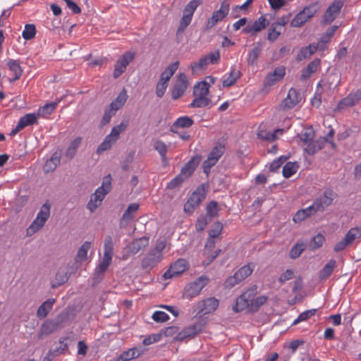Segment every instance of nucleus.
<instances>
[{
	"label": "nucleus",
	"mask_w": 361,
	"mask_h": 361,
	"mask_svg": "<svg viewBox=\"0 0 361 361\" xmlns=\"http://www.w3.org/2000/svg\"><path fill=\"white\" fill-rule=\"evenodd\" d=\"M219 306V300L215 298H209L197 304L199 314H206L214 312Z\"/></svg>",
	"instance_id": "obj_15"
},
{
	"label": "nucleus",
	"mask_w": 361,
	"mask_h": 361,
	"mask_svg": "<svg viewBox=\"0 0 361 361\" xmlns=\"http://www.w3.org/2000/svg\"><path fill=\"white\" fill-rule=\"evenodd\" d=\"M225 152V145L218 142L208 154L207 159L203 162V171L207 176L209 174L211 168L213 167L222 157Z\"/></svg>",
	"instance_id": "obj_6"
},
{
	"label": "nucleus",
	"mask_w": 361,
	"mask_h": 361,
	"mask_svg": "<svg viewBox=\"0 0 361 361\" xmlns=\"http://www.w3.org/2000/svg\"><path fill=\"white\" fill-rule=\"evenodd\" d=\"M60 102V99L57 102H53L51 103L46 104L39 109V114L41 116L49 115L56 108L57 104Z\"/></svg>",
	"instance_id": "obj_54"
},
{
	"label": "nucleus",
	"mask_w": 361,
	"mask_h": 361,
	"mask_svg": "<svg viewBox=\"0 0 361 361\" xmlns=\"http://www.w3.org/2000/svg\"><path fill=\"white\" fill-rule=\"evenodd\" d=\"M127 97L128 95L126 91L123 90L117 97L109 104V106L117 111L124 105L127 100Z\"/></svg>",
	"instance_id": "obj_35"
},
{
	"label": "nucleus",
	"mask_w": 361,
	"mask_h": 361,
	"mask_svg": "<svg viewBox=\"0 0 361 361\" xmlns=\"http://www.w3.org/2000/svg\"><path fill=\"white\" fill-rule=\"evenodd\" d=\"M319 8L320 6L318 1L305 6L291 20L290 25L295 27H302L319 11Z\"/></svg>",
	"instance_id": "obj_4"
},
{
	"label": "nucleus",
	"mask_w": 361,
	"mask_h": 361,
	"mask_svg": "<svg viewBox=\"0 0 361 361\" xmlns=\"http://www.w3.org/2000/svg\"><path fill=\"white\" fill-rule=\"evenodd\" d=\"M321 66V59H314L310 63H308L307 66L302 70V74L300 75L301 80H306L310 78V76L314 73L317 69Z\"/></svg>",
	"instance_id": "obj_21"
},
{
	"label": "nucleus",
	"mask_w": 361,
	"mask_h": 361,
	"mask_svg": "<svg viewBox=\"0 0 361 361\" xmlns=\"http://www.w3.org/2000/svg\"><path fill=\"white\" fill-rule=\"evenodd\" d=\"M186 179L180 173L173 178L167 185L169 190L175 189L179 187Z\"/></svg>",
	"instance_id": "obj_61"
},
{
	"label": "nucleus",
	"mask_w": 361,
	"mask_h": 361,
	"mask_svg": "<svg viewBox=\"0 0 361 361\" xmlns=\"http://www.w3.org/2000/svg\"><path fill=\"white\" fill-rule=\"evenodd\" d=\"M194 123L193 120L189 116L179 117L176 120L171 127V132L178 133V129L180 128H190Z\"/></svg>",
	"instance_id": "obj_24"
},
{
	"label": "nucleus",
	"mask_w": 361,
	"mask_h": 361,
	"mask_svg": "<svg viewBox=\"0 0 361 361\" xmlns=\"http://www.w3.org/2000/svg\"><path fill=\"white\" fill-rule=\"evenodd\" d=\"M241 281L237 276V274L235 273L233 276H231L228 277L225 282H224V286L226 288H232L235 285L240 283Z\"/></svg>",
	"instance_id": "obj_63"
},
{
	"label": "nucleus",
	"mask_w": 361,
	"mask_h": 361,
	"mask_svg": "<svg viewBox=\"0 0 361 361\" xmlns=\"http://www.w3.org/2000/svg\"><path fill=\"white\" fill-rule=\"evenodd\" d=\"M315 312H316L315 309L306 310V311L302 312L301 314H300L298 317L293 322V324L296 325L297 324H298L300 322L307 320L310 317L314 315Z\"/></svg>",
	"instance_id": "obj_62"
},
{
	"label": "nucleus",
	"mask_w": 361,
	"mask_h": 361,
	"mask_svg": "<svg viewBox=\"0 0 361 361\" xmlns=\"http://www.w3.org/2000/svg\"><path fill=\"white\" fill-rule=\"evenodd\" d=\"M192 16L184 13L180 20V25L177 30V35H181L192 20Z\"/></svg>",
	"instance_id": "obj_49"
},
{
	"label": "nucleus",
	"mask_w": 361,
	"mask_h": 361,
	"mask_svg": "<svg viewBox=\"0 0 361 361\" xmlns=\"http://www.w3.org/2000/svg\"><path fill=\"white\" fill-rule=\"evenodd\" d=\"M36 35V28L33 24H27L23 32V37L26 40H30L35 37Z\"/></svg>",
	"instance_id": "obj_58"
},
{
	"label": "nucleus",
	"mask_w": 361,
	"mask_h": 361,
	"mask_svg": "<svg viewBox=\"0 0 361 361\" xmlns=\"http://www.w3.org/2000/svg\"><path fill=\"white\" fill-rule=\"evenodd\" d=\"M255 266L253 263H248L247 264L240 268L235 274L242 281L248 277L254 271Z\"/></svg>",
	"instance_id": "obj_41"
},
{
	"label": "nucleus",
	"mask_w": 361,
	"mask_h": 361,
	"mask_svg": "<svg viewBox=\"0 0 361 361\" xmlns=\"http://www.w3.org/2000/svg\"><path fill=\"white\" fill-rule=\"evenodd\" d=\"M138 209L139 204L137 203L130 204L122 216L121 224H122L123 221L128 222L132 220L134 217V214L138 210Z\"/></svg>",
	"instance_id": "obj_39"
},
{
	"label": "nucleus",
	"mask_w": 361,
	"mask_h": 361,
	"mask_svg": "<svg viewBox=\"0 0 361 361\" xmlns=\"http://www.w3.org/2000/svg\"><path fill=\"white\" fill-rule=\"evenodd\" d=\"M336 265V261L334 259H330L328 263L319 272V279L320 281L327 279L334 271Z\"/></svg>",
	"instance_id": "obj_27"
},
{
	"label": "nucleus",
	"mask_w": 361,
	"mask_h": 361,
	"mask_svg": "<svg viewBox=\"0 0 361 361\" xmlns=\"http://www.w3.org/2000/svg\"><path fill=\"white\" fill-rule=\"evenodd\" d=\"M267 300V298L265 295H260L256 298H252V300H250V312H257Z\"/></svg>",
	"instance_id": "obj_44"
},
{
	"label": "nucleus",
	"mask_w": 361,
	"mask_h": 361,
	"mask_svg": "<svg viewBox=\"0 0 361 361\" xmlns=\"http://www.w3.org/2000/svg\"><path fill=\"white\" fill-rule=\"evenodd\" d=\"M111 180L110 174L104 176L102 185L91 195L90 200L87 203V207L92 212L101 205L105 196L111 191Z\"/></svg>",
	"instance_id": "obj_2"
},
{
	"label": "nucleus",
	"mask_w": 361,
	"mask_h": 361,
	"mask_svg": "<svg viewBox=\"0 0 361 361\" xmlns=\"http://www.w3.org/2000/svg\"><path fill=\"white\" fill-rule=\"evenodd\" d=\"M55 299L50 298L45 300L37 309V317L39 319L45 318L49 312L52 310L53 305L55 303Z\"/></svg>",
	"instance_id": "obj_25"
},
{
	"label": "nucleus",
	"mask_w": 361,
	"mask_h": 361,
	"mask_svg": "<svg viewBox=\"0 0 361 361\" xmlns=\"http://www.w3.org/2000/svg\"><path fill=\"white\" fill-rule=\"evenodd\" d=\"M203 0H192L184 8L183 13L193 16L196 8L202 3Z\"/></svg>",
	"instance_id": "obj_57"
},
{
	"label": "nucleus",
	"mask_w": 361,
	"mask_h": 361,
	"mask_svg": "<svg viewBox=\"0 0 361 361\" xmlns=\"http://www.w3.org/2000/svg\"><path fill=\"white\" fill-rule=\"evenodd\" d=\"M188 86V82L186 75L183 73H180L171 90L172 99L176 100L182 97L184 94Z\"/></svg>",
	"instance_id": "obj_13"
},
{
	"label": "nucleus",
	"mask_w": 361,
	"mask_h": 361,
	"mask_svg": "<svg viewBox=\"0 0 361 361\" xmlns=\"http://www.w3.org/2000/svg\"><path fill=\"white\" fill-rule=\"evenodd\" d=\"M257 293V286L253 285L236 299L235 305L233 307V311L239 312L247 308L250 310V300L255 298Z\"/></svg>",
	"instance_id": "obj_7"
},
{
	"label": "nucleus",
	"mask_w": 361,
	"mask_h": 361,
	"mask_svg": "<svg viewBox=\"0 0 361 361\" xmlns=\"http://www.w3.org/2000/svg\"><path fill=\"white\" fill-rule=\"evenodd\" d=\"M298 168L299 166L296 162H288L283 167V176L288 178L297 172Z\"/></svg>",
	"instance_id": "obj_43"
},
{
	"label": "nucleus",
	"mask_w": 361,
	"mask_h": 361,
	"mask_svg": "<svg viewBox=\"0 0 361 361\" xmlns=\"http://www.w3.org/2000/svg\"><path fill=\"white\" fill-rule=\"evenodd\" d=\"M209 92V83L199 82L194 86V96L207 97Z\"/></svg>",
	"instance_id": "obj_36"
},
{
	"label": "nucleus",
	"mask_w": 361,
	"mask_h": 361,
	"mask_svg": "<svg viewBox=\"0 0 361 361\" xmlns=\"http://www.w3.org/2000/svg\"><path fill=\"white\" fill-rule=\"evenodd\" d=\"M135 58V54L130 51L125 52L116 61L114 71V78H118L126 70L128 64L133 61Z\"/></svg>",
	"instance_id": "obj_12"
},
{
	"label": "nucleus",
	"mask_w": 361,
	"mask_h": 361,
	"mask_svg": "<svg viewBox=\"0 0 361 361\" xmlns=\"http://www.w3.org/2000/svg\"><path fill=\"white\" fill-rule=\"evenodd\" d=\"M8 66L10 71H11L15 75L14 78L11 80L10 81L12 82L18 80L21 77L23 73V70L20 66L19 62L16 60L10 59L8 61Z\"/></svg>",
	"instance_id": "obj_40"
},
{
	"label": "nucleus",
	"mask_w": 361,
	"mask_h": 361,
	"mask_svg": "<svg viewBox=\"0 0 361 361\" xmlns=\"http://www.w3.org/2000/svg\"><path fill=\"white\" fill-rule=\"evenodd\" d=\"M128 126V121H122L120 124L113 127L109 135L117 141L120 137V134L126 130Z\"/></svg>",
	"instance_id": "obj_42"
},
{
	"label": "nucleus",
	"mask_w": 361,
	"mask_h": 361,
	"mask_svg": "<svg viewBox=\"0 0 361 361\" xmlns=\"http://www.w3.org/2000/svg\"><path fill=\"white\" fill-rule=\"evenodd\" d=\"M361 236V230L357 227L352 228L345 234L344 239L348 245H350L355 239Z\"/></svg>",
	"instance_id": "obj_50"
},
{
	"label": "nucleus",
	"mask_w": 361,
	"mask_h": 361,
	"mask_svg": "<svg viewBox=\"0 0 361 361\" xmlns=\"http://www.w3.org/2000/svg\"><path fill=\"white\" fill-rule=\"evenodd\" d=\"M154 148L157 150L161 157L162 161L167 162L166 159V153H167V146L161 140H157L154 144Z\"/></svg>",
	"instance_id": "obj_46"
},
{
	"label": "nucleus",
	"mask_w": 361,
	"mask_h": 361,
	"mask_svg": "<svg viewBox=\"0 0 361 361\" xmlns=\"http://www.w3.org/2000/svg\"><path fill=\"white\" fill-rule=\"evenodd\" d=\"M231 1V0H223L221 1L220 8L214 11L212 16L207 20L206 25L207 30L212 28L219 21L224 19L228 14Z\"/></svg>",
	"instance_id": "obj_9"
},
{
	"label": "nucleus",
	"mask_w": 361,
	"mask_h": 361,
	"mask_svg": "<svg viewBox=\"0 0 361 361\" xmlns=\"http://www.w3.org/2000/svg\"><path fill=\"white\" fill-rule=\"evenodd\" d=\"M68 319V314L66 312L59 314L54 319H51L57 329L62 328Z\"/></svg>",
	"instance_id": "obj_52"
},
{
	"label": "nucleus",
	"mask_w": 361,
	"mask_h": 361,
	"mask_svg": "<svg viewBox=\"0 0 361 361\" xmlns=\"http://www.w3.org/2000/svg\"><path fill=\"white\" fill-rule=\"evenodd\" d=\"M361 100V90L349 94L346 97L341 99L337 105V109L342 110L345 107L353 106Z\"/></svg>",
	"instance_id": "obj_17"
},
{
	"label": "nucleus",
	"mask_w": 361,
	"mask_h": 361,
	"mask_svg": "<svg viewBox=\"0 0 361 361\" xmlns=\"http://www.w3.org/2000/svg\"><path fill=\"white\" fill-rule=\"evenodd\" d=\"M69 276L64 269H60L57 271L54 280L51 283V288H56L68 281Z\"/></svg>",
	"instance_id": "obj_29"
},
{
	"label": "nucleus",
	"mask_w": 361,
	"mask_h": 361,
	"mask_svg": "<svg viewBox=\"0 0 361 361\" xmlns=\"http://www.w3.org/2000/svg\"><path fill=\"white\" fill-rule=\"evenodd\" d=\"M209 64L208 59L204 56L200 58L197 62H192L190 63V68L192 69V73L205 68Z\"/></svg>",
	"instance_id": "obj_53"
},
{
	"label": "nucleus",
	"mask_w": 361,
	"mask_h": 361,
	"mask_svg": "<svg viewBox=\"0 0 361 361\" xmlns=\"http://www.w3.org/2000/svg\"><path fill=\"white\" fill-rule=\"evenodd\" d=\"M165 248V243L159 242L154 248L150 250L142 258L141 267L143 270L149 271L156 267L162 259V251Z\"/></svg>",
	"instance_id": "obj_3"
},
{
	"label": "nucleus",
	"mask_w": 361,
	"mask_h": 361,
	"mask_svg": "<svg viewBox=\"0 0 361 361\" xmlns=\"http://www.w3.org/2000/svg\"><path fill=\"white\" fill-rule=\"evenodd\" d=\"M279 27L277 25L274 24V23L271 24V27H269L268 30V35H267V39L269 42H274L277 39V38L281 35V30H278Z\"/></svg>",
	"instance_id": "obj_56"
},
{
	"label": "nucleus",
	"mask_w": 361,
	"mask_h": 361,
	"mask_svg": "<svg viewBox=\"0 0 361 361\" xmlns=\"http://www.w3.org/2000/svg\"><path fill=\"white\" fill-rule=\"evenodd\" d=\"M240 76V71L233 67L229 73V75L223 80V87H227L233 85Z\"/></svg>",
	"instance_id": "obj_32"
},
{
	"label": "nucleus",
	"mask_w": 361,
	"mask_h": 361,
	"mask_svg": "<svg viewBox=\"0 0 361 361\" xmlns=\"http://www.w3.org/2000/svg\"><path fill=\"white\" fill-rule=\"evenodd\" d=\"M286 75V68L283 66L276 67L272 73H269L264 80L265 87H270L280 81Z\"/></svg>",
	"instance_id": "obj_16"
},
{
	"label": "nucleus",
	"mask_w": 361,
	"mask_h": 361,
	"mask_svg": "<svg viewBox=\"0 0 361 361\" xmlns=\"http://www.w3.org/2000/svg\"><path fill=\"white\" fill-rule=\"evenodd\" d=\"M57 328L51 321V319L46 320L41 326L39 331V338H42L44 336H48L54 331H56Z\"/></svg>",
	"instance_id": "obj_28"
},
{
	"label": "nucleus",
	"mask_w": 361,
	"mask_h": 361,
	"mask_svg": "<svg viewBox=\"0 0 361 361\" xmlns=\"http://www.w3.org/2000/svg\"><path fill=\"white\" fill-rule=\"evenodd\" d=\"M343 5V2L342 0H334L324 14V22L326 24H330L333 22L339 14Z\"/></svg>",
	"instance_id": "obj_14"
},
{
	"label": "nucleus",
	"mask_w": 361,
	"mask_h": 361,
	"mask_svg": "<svg viewBox=\"0 0 361 361\" xmlns=\"http://www.w3.org/2000/svg\"><path fill=\"white\" fill-rule=\"evenodd\" d=\"M207 195V187L202 184L192 193L188 201L184 205V211L186 213L191 214L200 206L201 202L205 199Z\"/></svg>",
	"instance_id": "obj_5"
},
{
	"label": "nucleus",
	"mask_w": 361,
	"mask_h": 361,
	"mask_svg": "<svg viewBox=\"0 0 361 361\" xmlns=\"http://www.w3.org/2000/svg\"><path fill=\"white\" fill-rule=\"evenodd\" d=\"M61 161V152H55L52 154L50 159L47 160L45 164L43 166V171L45 173L53 172L60 164Z\"/></svg>",
	"instance_id": "obj_22"
},
{
	"label": "nucleus",
	"mask_w": 361,
	"mask_h": 361,
	"mask_svg": "<svg viewBox=\"0 0 361 361\" xmlns=\"http://www.w3.org/2000/svg\"><path fill=\"white\" fill-rule=\"evenodd\" d=\"M195 99L190 104V108H202L209 106L212 99L208 97L194 96Z\"/></svg>",
	"instance_id": "obj_38"
},
{
	"label": "nucleus",
	"mask_w": 361,
	"mask_h": 361,
	"mask_svg": "<svg viewBox=\"0 0 361 361\" xmlns=\"http://www.w3.org/2000/svg\"><path fill=\"white\" fill-rule=\"evenodd\" d=\"M91 247V243L85 241L78 249L75 256V264H81L87 259V252Z\"/></svg>",
	"instance_id": "obj_31"
},
{
	"label": "nucleus",
	"mask_w": 361,
	"mask_h": 361,
	"mask_svg": "<svg viewBox=\"0 0 361 361\" xmlns=\"http://www.w3.org/2000/svg\"><path fill=\"white\" fill-rule=\"evenodd\" d=\"M209 279L205 276H201L194 282L188 284L184 290L183 298L192 299L200 294L202 288L208 283Z\"/></svg>",
	"instance_id": "obj_8"
},
{
	"label": "nucleus",
	"mask_w": 361,
	"mask_h": 361,
	"mask_svg": "<svg viewBox=\"0 0 361 361\" xmlns=\"http://www.w3.org/2000/svg\"><path fill=\"white\" fill-rule=\"evenodd\" d=\"M300 141L306 145L305 152L309 154H314L319 150L322 149L327 139L326 137H321L320 139L313 141L314 137V131L312 128H305L300 134L298 135Z\"/></svg>",
	"instance_id": "obj_1"
},
{
	"label": "nucleus",
	"mask_w": 361,
	"mask_h": 361,
	"mask_svg": "<svg viewBox=\"0 0 361 361\" xmlns=\"http://www.w3.org/2000/svg\"><path fill=\"white\" fill-rule=\"evenodd\" d=\"M306 245L302 242H298L290 250L289 257L291 259H296L300 256L305 250Z\"/></svg>",
	"instance_id": "obj_45"
},
{
	"label": "nucleus",
	"mask_w": 361,
	"mask_h": 361,
	"mask_svg": "<svg viewBox=\"0 0 361 361\" xmlns=\"http://www.w3.org/2000/svg\"><path fill=\"white\" fill-rule=\"evenodd\" d=\"M179 66V62L176 61L170 64L161 73L160 80L168 83L171 78L176 73Z\"/></svg>",
	"instance_id": "obj_30"
},
{
	"label": "nucleus",
	"mask_w": 361,
	"mask_h": 361,
	"mask_svg": "<svg viewBox=\"0 0 361 361\" xmlns=\"http://www.w3.org/2000/svg\"><path fill=\"white\" fill-rule=\"evenodd\" d=\"M218 203L215 201L210 202L207 206V214L210 217H215L218 215Z\"/></svg>",
	"instance_id": "obj_64"
},
{
	"label": "nucleus",
	"mask_w": 361,
	"mask_h": 361,
	"mask_svg": "<svg viewBox=\"0 0 361 361\" xmlns=\"http://www.w3.org/2000/svg\"><path fill=\"white\" fill-rule=\"evenodd\" d=\"M104 255L113 257L114 255V243L111 235H106L104 243Z\"/></svg>",
	"instance_id": "obj_51"
},
{
	"label": "nucleus",
	"mask_w": 361,
	"mask_h": 361,
	"mask_svg": "<svg viewBox=\"0 0 361 361\" xmlns=\"http://www.w3.org/2000/svg\"><path fill=\"white\" fill-rule=\"evenodd\" d=\"M46 220L44 218L36 217V219L31 224L30 227L27 229V231H31L32 233H35L36 231L41 229L45 224Z\"/></svg>",
	"instance_id": "obj_60"
},
{
	"label": "nucleus",
	"mask_w": 361,
	"mask_h": 361,
	"mask_svg": "<svg viewBox=\"0 0 361 361\" xmlns=\"http://www.w3.org/2000/svg\"><path fill=\"white\" fill-rule=\"evenodd\" d=\"M202 160V156L197 154L192 157L182 168L180 174L185 177V179L188 178L195 171L196 167Z\"/></svg>",
	"instance_id": "obj_18"
},
{
	"label": "nucleus",
	"mask_w": 361,
	"mask_h": 361,
	"mask_svg": "<svg viewBox=\"0 0 361 361\" xmlns=\"http://www.w3.org/2000/svg\"><path fill=\"white\" fill-rule=\"evenodd\" d=\"M269 24V23L267 19L264 16H261L258 19L252 23V25L255 32L257 33L266 28Z\"/></svg>",
	"instance_id": "obj_48"
},
{
	"label": "nucleus",
	"mask_w": 361,
	"mask_h": 361,
	"mask_svg": "<svg viewBox=\"0 0 361 361\" xmlns=\"http://www.w3.org/2000/svg\"><path fill=\"white\" fill-rule=\"evenodd\" d=\"M18 123V128L23 129L26 126L37 123V118L34 114H27L21 117Z\"/></svg>",
	"instance_id": "obj_37"
},
{
	"label": "nucleus",
	"mask_w": 361,
	"mask_h": 361,
	"mask_svg": "<svg viewBox=\"0 0 361 361\" xmlns=\"http://www.w3.org/2000/svg\"><path fill=\"white\" fill-rule=\"evenodd\" d=\"M336 194L331 189L326 190L323 195L317 198L312 204L316 212L324 211L327 207L332 204Z\"/></svg>",
	"instance_id": "obj_10"
},
{
	"label": "nucleus",
	"mask_w": 361,
	"mask_h": 361,
	"mask_svg": "<svg viewBox=\"0 0 361 361\" xmlns=\"http://www.w3.org/2000/svg\"><path fill=\"white\" fill-rule=\"evenodd\" d=\"M262 51V44L257 43L256 46L249 52L247 62L250 65H255Z\"/></svg>",
	"instance_id": "obj_34"
},
{
	"label": "nucleus",
	"mask_w": 361,
	"mask_h": 361,
	"mask_svg": "<svg viewBox=\"0 0 361 361\" xmlns=\"http://www.w3.org/2000/svg\"><path fill=\"white\" fill-rule=\"evenodd\" d=\"M116 142V140L110 137L109 135H106L104 141L99 145L97 152L98 154H102V152L109 149Z\"/></svg>",
	"instance_id": "obj_47"
},
{
	"label": "nucleus",
	"mask_w": 361,
	"mask_h": 361,
	"mask_svg": "<svg viewBox=\"0 0 361 361\" xmlns=\"http://www.w3.org/2000/svg\"><path fill=\"white\" fill-rule=\"evenodd\" d=\"M111 259L112 257L104 255L102 261L95 269L94 280L96 281L97 283L103 279V275L110 265Z\"/></svg>",
	"instance_id": "obj_20"
},
{
	"label": "nucleus",
	"mask_w": 361,
	"mask_h": 361,
	"mask_svg": "<svg viewBox=\"0 0 361 361\" xmlns=\"http://www.w3.org/2000/svg\"><path fill=\"white\" fill-rule=\"evenodd\" d=\"M316 213L312 205L310 207L298 211L294 215L293 220L297 223L305 220L307 217L313 215Z\"/></svg>",
	"instance_id": "obj_33"
},
{
	"label": "nucleus",
	"mask_w": 361,
	"mask_h": 361,
	"mask_svg": "<svg viewBox=\"0 0 361 361\" xmlns=\"http://www.w3.org/2000/svg\"><path fill=\"white\" fill-rule=\"evenodd\" d=\"M300 100V95L294 88H290L286 98L283 100L284 107L291 109L295 106Z\"/></svg>",
	"instance_id": "obj_23"
},
{
	"label": "nucleus",
	"mask_w": 361,
	"mask_h": 361,
	"mask_svg": "<svg viewBox=\"0 0 361 361\" xmlns=\"http://www.w3.org/2000/svg\"><path fill=\"white\" fill-rule=\"evenodd\" d=\"M116 113V111L112 109L111 106H108L105 110L103 115V117L101 120L100 125L104 126L109 123L111 121L112 116H114Z\"/></svg>",
	"instance_id": "obj_55"
},
{
	"label": "nucleus",
	"mask_w": 361,
	"mask_h": 361,
	"mask_svg": "<svg viewBox=\"0 0 361 361\" xmlns=\"http://www.w3.org/2000/svg\"><path fill=\"white\" fill-rule=\"evenodd\" d=\"M149 243V238L147 237H142L134 240L130 243L126 248L129 253L131 255H135L140 250H144Z\"/></svg>",
	"instance_id": "obj_19"
},
{
	"label": "nucleus",
	"mask_w": 361,
	"mask_h": 361,
	"mask_svg": "<svg viewBox=\"0 0 361 361\" xmlns=\"http://www.w3.org/2000/svg\"><path fill=\"white\" fill-rule=\"evenodd\" d=\"M188 268V264L184 259H178L173 263L163 275L164 279L176 277L183 274Z\"/></svg>",
	"instance_id": "obj_11"
},
{
	"label": "nucleus",
	"mask_w": 361,
	"mask_h": 361,
	"mask_svg": "<svg viewBox=\"0 0 361 361\" xmlns=\"http://www.w3.org/2000/svg\"><path fill=\"white\" fill-rule=\"evenodd\" d=\"M142 353V350L137 348H131L123 351L120 356L117 357L116 361H130L138 357Z\"/></svg>",
	"instance_id": "obj_26"
},
{
	"label": "nucleus",
	"mask_w": 361,
	"mask_h": 361,
	"mask_svg": "<svg viewBox=\"0 0 361 361\" xmlns=\"http://www.w3.org/2000/svg\"><path fill=\"white\" fill-rule=\"evenodd\" d=\"M325 240V238L323 235L318 233L313 237L310 243V247L312 250L321 247Z\"/></svg>",
	"instance_id": "obj_59"
}]
</instances>
